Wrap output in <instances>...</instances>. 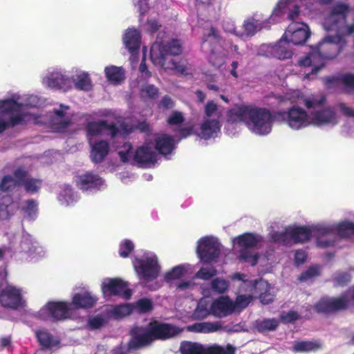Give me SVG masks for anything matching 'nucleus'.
Masks as SVG:
<instances>
[{
  "label": "nucleus",
  "mask_w": 354,
  "mask_h": 354,
  "mask_svg": "<svg viewBox=\"0 0 354 354\" xmlns=\"http://www.w3.org/2000/svg\"><path fill=\"white\" fill-rule=\"evenodd\" d=\"M182 332L181 328L171 323L152 320L146 328L136 327L131 330V339L128 346L130 349L146 347L157 340L165 341L173 339Z\"/></svg>",
  "instance_id": "obj_1"
},
{
  "label": "nucleus",
  "mask_w": 354,
  "mask_h": 354,
  "mask_svg": "<svg viewBox=\"0 0 354 354\" xmlns=\"http://www.w3.org/2000/svg\"><path fill=\"white\" fill-rule=\"evenodd\" d=\"M183 46L180 40L172 39L167 43L156 42L150 50V58L156 66H160L165 69L177 70L183 73L185 68L178 64L171 58L181 54Z\"/></svg>",
  "instance_id": "obj_2"
},
{
  "label": "nucleus",
  "mask_w": 354,
  "mask_h": 354,
  "mask_svg": "<svg viewBox=\"0 0 354 354\" xmlns=\"http://www.w3.org/2000/svg\"><path fill=\"white\" fill-rule=\"evenodd\" d=\"M272 120L268 109L252 106L248 126L257 134L266 135L271 131Z\"/></svg>",
  "instance_id": "obj_3"
},
{
  "label": "nucleus",
  "mask_w": 354,
  "mask_h": 354,
  "mask_svg": "<svg viewBox=\"0 0 354 354\" xmlns=\"http://www.w3.org/2000/svg\"><path fill=\"white\" fill-rule=\"evenodd\" d=\"M346 45V41L344 36L329 35L319 43L316 52L325 62L326 59H333L336 57Z\"/></svg>",
  "instance_id": "obj_4"
},
{
  "label": "nucleus",
  "mask_w": 354,
  "mask_h": 354,
  "mask_svg": "<svg viewBox=\"0 0 354 354\" xmlns=\"http://www.w3.org/2000/svg\"><path fill=\"white\" fill-rule=\"evenodd\" d=\"M275 118L286 123L291 129L298 130L310 124L307 112L297 106H292L286 111L276 112Z\"/></svg>",
  "instance_id": "obj_5"
},
{
  "label": "nucleus",
  "mask_w": 354,
  "mask_h": 354,
  "mask_svg": "<svg viewBox=\"0 0 354 354\" xmlns=\"http://www.w3.org/2000/svg\"><path fill=\"white\" fill-rule=\"evenodd\" d=\"M237 245L241 248L239 259L243 262L250 263L252 266H256L258 259V254H252L250 249L255 248L260 242V239L250 232H245L236 237Z\"/></svg>",
  "instance_id": "obj_6"
},
{
  "label": "nucleus",
  "mask_w": 354,
  "mask_h": 354,
  "mask_svg": "<svg viewBox=\"0 0 354 354\" xmlns=\"http://www.w3.org/2000/svg\"><path fill=\"white\" fill-rule=\"evenodd\" d=\"M313 308L318 314H335L348 310V301L342 294L339 297H324L315 304Z\"/></svg>",
  "instance_id": "obj_7"
},
{
  "label": "nucleus",
  "mask_w": 354,
  "mask_h": 354,
  "mask_svg": "<svg viewBox=\"0 0 354 354\" xmlns=\"http://www.w3.org/2000/svg\"><path fill=\"white\" fill-rule=\"evenodd\" d=\"M196 252L203 263H209L216 261L221 254L220 244L212 237L201 238L198 241Z\"/></svg>",
  "instance_id": "obj_8"
},
{
  "label": "nucleus",
  "mask_w": 354,
  "mask_h": 354,
  "mask_svg": "<svg viewBox=\"0 0 354 354\" xmlns=\"http://www.w3.org/2000/svg\"><path fill=\"white\" fill-rule=\"evenodd\" d=\"M21 290L12 285L3 286L0 282V306L5 308L16 310L23 306Z\"/></svg>",
  "instance_id": "obj_9"
},
{
  "label": "nucleus",
  "mask_w": 354,
  "mask_h": 354,
  "mask_svg": "<svg viewBox=\"0 0 354 354\" xmlns=\"http://www.w3.org/2000/svg\"><path fill=\"white\" fill-rule=\"evenodd\" d=\"M101 290L105 297L117 296L128 300L132 296V290L129 288L128 283L120 278L109 279L104 281Z\"/></svg>",
  "instance_id": "obj_10"
},
{
  "label": "nucleus",
  "mask_w": 354,
  "mask_h": 354,
  "mask_svg": "<svg viewBox=\"0 0 354 354\" xmlns=\"http://www.w3.org/2000/svg\"><path fill=\"white\" fill-rule=\"evenodd\" d=\"M133 266L140 277L147 281H151L158 276V263L153 258L147 257L144 259L136 258L133 261Z\"/></svg>",
  "instance_id": "obj_11"
},
{
  "label": "nucleus",
  "mask_w": 354,
  "mask_h": 354,
  "mask_svg": "<svg viewBox=\"0 0 354 354\" xmlns=\"http://www.w3.org/2000/svg\"><path fill=\"white\" fill-rule=\"evenodd\" d=\"M69 304L66 301H49L41 309L39 316L45 319L43 313H48L53 321L64 320L69 317Z\"/></svg>",
  "instance_id": "obj_12"
},
{
  "label": "nucleus",
  "mask_w": 354,
  "mask_h": 354,
  "mask_svg": "<svg viewBox=\"0 0 354 354\" xmlns=\"http://www.w3.org/2000/svg\"><path fill=\"white\" fill-rule=\"evenodd\" d=\"M250 284L252 288L253 294L258 296L261 303L264 305L273 302L275 295L271 286L263 279L250 281Z\"/></svg>",
  "instance_id": "obj_13"
},
{
  "label": "nucleus",
  "mask_w": 354,
  "mask_h": 354,
  "mask_svg": "<svg viewBox=\"0 0 354 354\" xmlns=\"http://www.w3.org/2000/svg\"><path fill=\"white\" fill-rule=\"evenodd\" d=\"M69 106L59 104V109L53 110V115L50 118L52 128L57 132H62L72 124V116L67 115L66 111L69 110Z\"/></svg>",
  "instance_id": "obj_14"
},
{
  "label": "nucleus",
  "mask_w": 354,
  "mask_h": 354,
  "mask_svg": "<svg viewBox=\"0 0 354 354\" xmlns=\"http://www.w3.org/2000/svg\"><path fill=\"white\" fill-rule=\"evenodd\" d=\"M310 35L308 28L305 24H292L288 26L283 37L289 44L299 45L304 44L310 37Z\"/></svg>",
  "instance_id": "obj_15"
},
{
  "label": "nucleus",
  "mask_w": 354,
  "mask_h": 354,
  "mask_svg": "<svg viewBox=\"0 0 354 354\" xmlns=\"http://www.w3.org/2000/svg\"><path fill=\"white\" fill-rule=\"evenodd\" d=\"M298 65L301 67H313L311 71L306 74V78L310 79V75H316L322 68L325 67V62L321 59L319 53L313 51L300 57L298 60Z\"/></svg>",
  "instance_id": "obj_16"
},
{
  "label": "nucleus",
  "mask_w": 354,
  "mask_h": 354,
  "mask_svg": "<svg viewBox=\"0 0 354 354\" xmlns=\"http://www.w3.org/2000/svg\"><path fill=\"white\" fill-rule=\"evenodd\" d=\"M210 310L212 315L219 318L225 317L234 312L232 301L228 296H221L214 301Z\"/></svg>",
  "instance_id": "obj_17"
},
{
  "label": "nucleus",
  "mask_w": 354,
  "mask_h": 354,
  "mask_svg": "<svg viewBox=\"0 0 354 354\" xmlns=\"http://www.w3.org/2000/svg\"><path fill=\"white\" fill-rule=\"evenodd\" d=\"M103 183L102 178L99 175L91 171L78 176L76 180L77 187L83 191L99 189Z\"/></svg>",
  "instance_id": "obj_18"
},
{
  "label": "nucleus",
  "mask_w": 354,
  "mask_h": 354,
  "mask_svg": "<svg viewBox=\"0 0 354 354\" xmlns=\"http://www.w3.org/2000/svg\"><path fill=\"white\" fill-rule=\"evenodd\" d=\"M252 106L250 105H240L230 109L227 112V122L230 124L243 122L248 125Z\"/></svg>",
  "instance_id": "obj_19"
},
{
  "label": "nucleus",
  "mask_w": 354,
  "mask_h": 354,
  "mask_svg": "<svg viewBox=\"0 0 354 354\" xmlns=\"http://www.w3.org/2000/svg\"><path fill=\"white\" fill-rule=\"evenodd\" d=\"M313 122L316 125L332 124L338 123L336 113L332 107H326L311 113Z\"/></svg>",
  "instance_id": "obj_20"
},
{
  "label": "nucleus",
  "mask_w": 354,
  "mask_h": 354,
  "mask_svg": "<svg viewBox=\"0 0 354 354\" xmlns=\"http://www.w3.org/2000/svg\"><path fill=\"white\" fill-rule=\"evenodd\" d=\"M325 84L330 88L335 84H342L348 93H354V74L344 73L334 76L325 77L324 78Z\"/></svg>",
  "instance_id": "obj_21"
},
{
  "label": "nucleus",
  "mask_w": 354,
  "mask_h": 354,
  "mask_svg": "<svg viewBox=\"0 0 354 354\" xmlns=\"http://www.w3.org/2000/svg\"><path fill=\"white\" fill-rule=\"evenodd\" d=\"M91 150L90 158L93 162L95 164L101 163L110 151V146L106 140H100L91 143L89 140Z\"/></svg>",
  "instance_id": "obj_22"
},
{
  "label": "nucleus",
  "mask_w": 354,
  "mask_h": 354,
  "mask_svg": "<svg viewBox=\"0 0 354 354\" xmlns=\"http://www.w3.org/2000/svg\"><path fill=\"white\" fill-rule=\"evenodd\" d=\"M133 159L139 165L147 166L156 162V153L151 147L142 145L136 150Z\"/></svg>",
  "instance_id": "obj_23"
},
{
  "label": "nucleus",
  "mask_w": 354,
  "mask_h": 354,
  "mask_svg": "<svg viewBox=\"0 0 354 354\" xmlns=\"http://www.w3.org/2000/svg\"><path fill=\"white\" fill-rule=\"evenodd\" d=\"M312 236L316 238L318 246L326 248L333 245V240H323L325 236L331 234L333 232L332 227L324 225H317L310 227Z\"/></svg>",
  "instance_id": "obj_24"
},
{
  "label": "nucleus",
  "mask_w": 354,
  "mask_h": 354,
  "mask_svg": "<svg viewBox=\"0 0 354 354\" xmlns=\"http://www.w3.org/2000/svg\"><path fill=\"white\" fill-rule=\"evenodd\" d=\"M323 348L322 341L319 339L295 341L292 351L297 353L317 352Z\"/></svg>",
  "instance_id": "obj_25"
},
{
  "label": "nucleus",
  "mask_w": 354,
  "mask_h": 354,
  "mask_svg": "<svg viewBox=\"0 0 354 354\" xmlns=\"http://www.w3.org/2000/svg\"><path fill=\"white\" fill-rule=\"evenodd\" d=\"M289 42L283 37L271 47L270 53L273 57L278 59H286L292 57V52L290 49Z\"/></svg>",
  "instance_id": "obj_26"
},
{
  "label": "nucleus",
  "mask_w": 354,
  "mask_h": 354,
  "mask_svg": "<svg viewBox=\"0 0 354 354\" xmlns=\"http://www.w3.org/2000/svg\"><path fill=\"white\" fill-rule=\"evenodd\" d=\"M97 297L90 292L75 293L72 299V303L76 308H91L97 301Z\"/></svg>",
  "instance_id": "obj_27"
},
{
  "label": "nucleus",
  "mask_w": 354,
  "mask_h": 354,
  "mask_svg": "<svg viewBox=\"0 0 354 354\" xmlns=\"http://www.w3.org/2000/svg\"><path fill=\"white\" fill-rule=\"evenodd\" d=\"M220 122L216 119L205 120L201 125V136L205 140H209L216 136L221 130Z\"/></svg>",
  "instance_id": "obj_28"
},
{
  "label": "nucleus",
  "mask_w": 354,
  "mask_h": 354,
  "mask_svg": "<svg viewBox=\"0 0 354 354\" xmlns=\"http://www.w3.org/2000/svg\"><path fill=\"white\" fill-rule=\"evenodd\" d=\"M124 42L129 51L133 54L138 52L140 46V34L136 29H129L124 37Z\"/></svg>",
  "instance_id": "obj_29"
},
{
  "label": "nucleus",
  "mask_w": 354,
  "mask_h": 354,
  "mask_svg": "<svg viewBox=\"0 0 354 354\" xmlns=\"http://www.w3.org/2000/svg\"><path fill=\"white\" fill-rule=\"evenodd\" d=\"M312 236L310 227L297 226L290 227V237L295 243L308 241Z\"/></svg>",
  "instance_id": "obj_30"
},
{
  "label": "nucleus",
  "mask_w": 354,
  "mask_h": 354,
  "mask_svg": "<svg viewBox=\"0 0 354 354\" xmlns=\"http://www.w3.org/2000/svg\"><path fill=\"white\" fill-rule=\"evenodd\" d=\"M156 149L162 155L170 154L174 149V139L167 134H162L156 140Z\"/></svg>",
  "instance_id": "obj_31"
},
{
  "label": "nucleus",
  "mask_w": 354,
  "mask_h": 354,
  "mask_svg": "<svg viewBox=\"0 0 354 354\" xmlns=\"http://www.w3.org/2000/svg\"><path fill=\"white\" fill-rule=\"evenodd\" d=\"M104 73L109 82L118 84L125 79V71L122 66H108L104 69Z\"/></svg>",
  "instance_id": "obj_32"
},
{
  "label": "nucleus",
  "mask_w": 354,
  "mask_h": 354,
  "mask_svg": "<svg viewBox=\"0 0 354 354\" xmlns=\"http://www.w3.org/2000/svg\"><path fill=\"white\" fill-rule=\"evenodd\" d=\"M207 346L191 341L184 340L180 342L179 352L180 354H206Z\"/></svg>",
  "instance_id": "obj_33"
},
{
  "label": "nucleus",
  "mask_w": 354,
  "mask_h": 354,
  "mask_svg": "<svg viewBox=\"0 0 354 354\" xmlns=\"http://www.w3.org/2000/svg\"><path fill=\"white\" fill-rule=\"evenodd\" d=\"M120 127L127 135L136 131L145 133H149L151 131L149 124L146 120L138 121L136 124L122 122L120 124Z\"/></svg>",
  "instance_id": "obj_34"
},
{
  "label": "nucleus",
  "mask_w": 354,
  "mask_h": 354,
  "mask_svg": "<svg viewBox=\"0 0 354 354\" xmlns=\"http://www.w3.org/2000/svg\"><path fill=\"white\" fill-rule=\"evenodd\" d=\"M222 328V326L218 322H201L195 323L187 327V330L195 333H209L216 332Z\"/></svg>",
  "instance_id": "obj_35"
},
{
  "label": "nucleus",
  "mask_w": 354,
  "mask_h": 354,
  "mask_svg": "<svg viewBox=\"0 0 354 354\" xmlns=\"http://www.w3.org/2000/svg\"><path fill=\"white\" fill-rule=\"evenodd\" d=\"M35 334L39 343L44 349L51 348L59 344V341L55 339L53 336L46 330H37Z\"/></svg>",
  "instance_id": "obj_36"
},
{
  "label": "nucleus",
  "mask_w": 354,
  "mask_h": 354,
  "mask_svg": "<svg viewBox=\"0 0 354 354\" xmlns=\"http://www.w3.org/2000/svg\"><path fill=\"white\" fill-rule=\"evenodd\" d=\"M279 325V321L275 318H266L262 320H257L255 322L254 328L256 330L261 333L274 331Z\"/></svg>",
  "instance_id": "obj_37"
},
{
  "label": "nucleus",
  "mask_w": 354,
  "mask_h": 354,
  "mask_svg": "<svg viewBox=\"0 0 354 354\" xmlns=\"http://www.w3.org/2000/svg\"><path fill=\"white\" fill-rule=\"evenodd\" d=\"M69 83V78L60 73L52 74L47 79L48 86L57 89H66Z\"/></svg>",
  "instance_id": "obj_38"
},
{
  "label": "nucleus",
  "mask_w": 354,
  "mask_h": 354,
  "mask_svg": "<svg viewBox=\"0 0 354 354\" xmlns=\"http://www.w3.org/2000/svg\"><path fill=\"white\" fill-rule=\"evenodd\" d=\"M326 102V97L322 93L312 94L304 100V104L308 109L323 106Z\"/></svg>",
  "instance_id": "obj_39"
},
{
  "label": "nucleus",
  "mask_w": 354,
  "mask_h": 354,
  "mask_svg": "<svg viewBox=\"0 0 354 354\" xmlns=\"http://www.w3.org/2000/svg\"><path fill=\"white\" fill-rule=\"evenodd\" d=\"M335 230L340 237L354 241V223L347 221L339 223Z\"/></svg>",
  "instance_id": "obj_40"
},
{
  "label": "nucleus",
  "mask_w": 354,
  "mask_h": 354,
  "mask_svg": "<svg viewBox=\"0 0 354 354\" xmlns=\"http://www.w3.org/2000/svg\"><path fill=\"white\" fill-rule=\"evenodd\" d=\"M236 348L231 344L221 346L217 344L207 346L206 354H236Z\"/></svg>",
  "instance_id": "obj_41"
},
{
  "label": "nucleus",
  "mask_w": 354,
  "mask_h": 354,
  "mask_svg": "<svg viewBox=\"0 0 354 354\" xmlns=\"http://www.w3.org/2000/svg\"><path fill=\"white\" fill-rule=\"evenodd\" d=\"M17 209L18 205L15 203L11 196L8 195L2 197L0 201V211H6L7 218L10 217Z\"/></svg>",
  "instance_id": "obj_42"
},
{
  "label": "nucleus",
  "mask_w": 354,
  "mask_h": 354,
  "mask_svg": "<svg viewBox=\"0 0 354 354\" xmlns=\"http://www.w3.org/2000/svg\"><path fill=\"white\" fill-rule=\"evenodd\" d=\"M350 10L349 6L346 3H337L333 6L330 16V21H335V18L340 17L344 22H346V16Z\"/></svg>",
  "instance_id": "obj_43"
},
{
  "label": "nucleus",
  "mask_w": 354,
  "mask_h": 354,
  "mask_svg": "<svg viewBox=\"0 0 354 354\" xmlns=\"http://www.w3.org/2000/svg\"><path fill=\"white\" fill-rule=\"evenodd\" d=\"M21 107L22 104L13 99L0 100V110L6 113H17Z\"/></svg>",
  "instance_id": "obj_44"
},
{
  "label": "nucleus",
  "mask_w": 354,
  "mask_h": 354,
  "mask_svg": "<svg viewBox=\"0 0 354 354\" xmlns=\"http://www.w3.org/2000/svg\"><path fill=\"white\" fill-rule=\"evenodd\" d=\"M106 125V121L101 120L97 122H89L86 126V131L88 136H95L100 135L104 130Z\"/></svg>",
  "instance_id": "obj_45"
},
{
  "label": "nucleus",
  "mask_w": 354,
  "mask_h": 354,
  "mask_svg": "<svg viewBox=\"0 0 354 354\" xmlns=\"http://www.w3.org/2000/svg\"><path fill=\"white\" fill-rule=\"evenodd\" d=\"M270 238L274 243H281L288 245L291 241L290 237V227H286L283 232H273L270 235Z\"/></svg>",
  "instance_id": "obj_46"
},
{
  "label": "nucleus",
  "mask_w": 354,
  "mask_h": 354,
  "mask_svg": "<svg viewBox=\"0 0 354 354\" xmlns=\"http://www.w3.org/2000/svg\"><path fill=\"white\" fill-rule=\"evenodd\" d=\"M133 311L132 304H125L115 306L112 310V315L116 317H123L131 314Z\"/></svg>",
  "instance_id": "obj_47"
},
{
  "label": "nucleus",
  "mask_w": 354,
  "mask_h": 354,
  "mask_svg": "<svg viewBox=\"0 0 354 354\" xmlns=\"http://www.w3.org/2000/svg\"><path fill=\"white\" fill-rule=\"evenodd\" d=\"M75 86L77 89L85 91L91 90L93 86L91 80L87 73L78 75Z\"/></svg>",
  "instance_id": "obj_48"
},
{
  "label": "nucleus",
  "mask_w": 354,
  "mask_h": 354,
  "mask_svg": "<svg viewBox=\"0 0 354 354\" xmlns=\"http://www.w3.org/2000/svg\"><path fill=\"white\" fill-rule=\"evenodd\" d=\"M133 306V310H136L140 313H147L152 310V301L147 298H142L138 299Z\"/></svg>",
  "instance_id": "obj_49"
},
{
  "label": "nucleus",
  "mask_w": 354,
  "mask_h": 354,
  "mask_svg": "<svg viewBox=\"0 0 354 354\" xmlns=\"http://www.w3.org/2000/svg\"><path fill=\"white\" fill-rule=\"evenodd\" d=\"M252 295H239L236 297L234 301H232L234 310L241 311L245 309L252 300Z\"/></svg>",
  "instance_id": "obj_50"
},
{
  "label": "nucleus",
  "mask_w": 354,
  "mask_h": 354,
  "mask_svg": "<svg viewBox=\"0 0 354 354\" xmlns=\"http://www.w3.org/2000/svg\"><path fill=\"white\" fill-rule=\"evenodd\" d=\"M22 211L26 214L28 218L34 219L38 212V203L33 199L26 201L25 205L22 207Z\"/></svg>",
  "instance_id": "obj_51"
},
{
  "label": "nucleus",
  "mask_w": 354,
  "mask_h": 354,
  "mask_svg": "<svg viewBox=\"0 0 354 354\" xmlns=\"http://www.w3.org/2000/svg\"><path fill=\"white\" fill-rule=\"evenodd\" d=\"M186 270L185 266L179 265L174 267L171 270L166 272L165 279L167 281H171L181 278L185 275Z\"/></svg>",
  "instance_id": "obj_52"
},
{
  "label": "nucleus",
  "mask_w": 354,
  "mask_h": 354,
  "mask_svg": "<svg viewBox=\"0 0 354 354\" xmlns=\"http://www.w3.org/2000/svg\"><path fill=\"white\" fill-rule=\"evenodd\" d=\"M140 95L142 99H156L158 95V89L153 84H147L141 88Z\"/></svg>",
  "instance_id": "obj_53"
},
{
  "label": "nucleus",
  "mask_w": 354,
  "mask_h": 354,
  "mask_svg": "<svg viewBox=\"0 0 354 354\" xmlns=\"http://www.w3.org/2000/svg\"><path fill=\"white\" fill-rule=\"evenodd\" d=\"M107 323V319L102 315H95L89 317L88 328L90 330H96L102 328Z\"/></svg>",
  "instance_id": "obj_54"
},
{
  "label": "nucleus",
  "mask_w": 354,
  "mask_h": 354,
  "mask_svg": "<svg viewBox=\"0 0 354 354\" xmlns=\"http://www.w3.org/2000/svg\"><path fill=\"white\" fill-rule=\"evenodd\" d=\"M320 274V268L318 266H313L304 271L298 279L300 281H306Z\"/></svg>",
  "instance_id": "obj_55"
},
{
  "label": "nucleus",
  "mask_w": 354,
  "mask_h": 354,
  "mask_svg": "<svg viewBox=\"0 0 354 354\" xmlns=\"http://www.w3.org/2000/svg\"><path fill=\"white\" fill-rule=\"evenodd\" d=\"M133 250V243L131 240L125 239L119 245V255L122 258H127Z\"/></svg>",
  "instance_id": "obj_56"
},
{
  "label": "nucleus",
  "mask_w": 354,
  "mask_h": 354,
  "mask_svg": "<svg viewBox=\"0 0 354 354\" xmlns=\"http://www.w3.org/2000/svg\"><path fill=\"white\" fill-rule=\"evenodd\" d=\"M217 270L215 268H201L196 274V277L203 280H208L216 275Z\"/></svg>",
  "instance_id": "obj_57"
},
{
  "label": "nucleus",
  "mask_w": 354,
  "mask_h": 354,
  "mask_svg": "<svg viewBox=\"0 0 354 354\" xmlns=\"http://www.w3.org/2000/svg\"><path fill=\"white\" fill-rule=\"evenodd\" d=\"M257 20L250 17L245 20L243 23L244 30L247 35H254L257 30Z\"/></svg>",
  "instance_id": "obj_58"
},
{
  "label": "nucleus",
  "mask_w": 354,
  "mask_h": 354,
  "mask_svg": "<svg viewBox=\"0 0 354 354\" xmlns=\"http://www.w3.org/2000/svg\"><path fill=\"white\" fill-rule=\"evenodd\" d=\"M351 279V274L347 272H341L337 274L333 277V282L335 286H344L347 285Z\"/></svg>",
  "instance_id": "obj_59"
},
{
  "label": "nucleus",
  "mask_w": 354,
  "mask_h": 354,
  "mask_svg": "<svg viewBox=\"0 0 354 354\" xmlns=\"http://www.w3.org/2000/svg\"><path fill=\"white\" fill-rule=\"evenodd\" d=\"M212 288L215 292L223 293L228 288V283L224 279L216 278L212 281Z\"/></svg>",
  "instance_id": "obj_60"
},
{
  "label": "nucleus",
  "mask_w": 354,
  "mask_h": 354,
  "mask_svg": "<svg viewBox=\"0 0 354 354\" xmlns=\"http://www.w3.org/2000/svg\"><path fill=\"white\" fill-rule=\"evenodd\" d=\"M13 174L15 178L14 181L15 185L16 186H20L23 185L25 183V181L28 179V172L21 168H18L15 169L14 171Z\"/></svg>",
  "instance_id": "obj_61"
},
{
  "label": "nucleus",
  "mask_w": 354,
  "mask_h": 354,
  "mask_svg": "<svg viewBox=\"0 0 354 354\" xmlns=\"http://www.w3.org/2000/svg\"><path fill=\"white\" fill-rule=\"evenodd\" d=\"M208 61L209 64L216 68H220L224 63L223 57L216 54L213 49L210 51Z\"/></svg>",
  "instance_id": "obj_62"
},
{
  "label": "nucleus",
  "mask_w": 354,
  "mask_h": 354,
  "mask_svg": "<svg viewBox=\"0 0 354 354\" xmlns=\"http://www.w3.org/2000/svg\"><path fill=\"white\" fill-rule=\"evenodd\" d=\"M185 121V118L182 113L179 111H174L167 118V124L169 125H178Z\"/></svg>",
  "instance_id": "obj_63"
},
{
  "label": "nucleus",
  "mask_w": 354,
  "mask_h": 354,
  "mask_svg": "<svg viewBox=\"0 0 354 354\" xmlns=\"http://www.w3.org/2000/svg\"><path fill=\"white\" fill-rule=\"evenodd\" d=\"M39 180L34 178H28L23 184L24 185L25 190L29 193H35L39 190V187L37 183Z\"/></svg>",
  "instance_id": "obj_64"
}]
</instances>
